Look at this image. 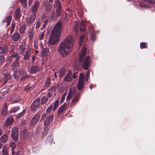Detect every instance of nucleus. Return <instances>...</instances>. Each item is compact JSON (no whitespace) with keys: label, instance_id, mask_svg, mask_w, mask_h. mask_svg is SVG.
<instances>
[{"label":"nucleus","instance_id":"obj_1","mask_svg":"<svg viewBox=\"0 0 155 155\" xmlns=\"http://www.w3.org/2000/svg\"><path fill=\"white\" fill-rule=\"evenodd\" d=\"M74 44V40L71 35L67 37L59 44L58 52L63 57L68 56L71 51Z\"/></svg>","mask_w":155,"mask_h":155},{"label":"nucleus","instance_id":"obj_2","mask_svg":"<svg viewBox=\"0 0 155 155\" xmlns=\"http://www.w3.org/2000/svg\"><path fill=\"white\" fill-rule=\"evenodd\" d=\"M62 28V23L58 22L54 27L49 40V43L50 45H53L56 44L58 41Z\"/></svg>","mask_w":155,"mask_h":155},{"label":"nucleus","instance_id":"obj_3","mask_svg":"<svg viewBox=\"0 0 155 155\" xmlns=\"http://www.w3.org/2000/svg\"><path fill=\"white\" fill-rule=\"evenodd\" d=\"M78 24L79 22L78 21H76L74 25L73 30L75 31L76 33H77L78 32ZM85 22L84 21H81L80 30L78 31L80 33V34L79 41V45L80 46L82 45L83 39L84 38H85V37L84 36V32L85 28Z\"/></svg>","mask_w":155,"mask_h":155},{"label":"nucleus","instance_id":"obj_4","mask_svg":"<svg viewBox=\"0 0 155 155\" xmlns=\"http://www.w3.org/2000/svg\"><path fill=\"white\" fill-rule=\"evenodd\" d=\"M11 137L12 139L16 141L19 137L18 129L16 127H13L12 129Z\"/></svg>","mask_w":155,"mask_h":155},{"label":"nucleus","instance_id":"obj_5","mask_svg":"<svg viewBox=\"0 0 155 155\" xmlns=\"http://www.w3.org/2000/svg\"><path fill=\"white\" fill-rule=\"evenodd\" d=\"M84 79V76L81 73L79 75V80L77 86V88L79 90H81L83 87Z\"/></svg>","mask_w":155,"mask_h":155},{"label":"nucleus","instance_id":"obj_6","mask_svg":"<svg viewBox=\"0 0 155 155\" xmlns=\"http://www.w3.org/2000/svg\"><path fill=\"white\" fill-rule=\"evenodd\" d=\"M90 64V57L87 56L84 59L83 61L82 64L83 68L85 70H87L89 68Z\"/></svg>","mask_w":155,"mask_h":155},{"label":"nucleus","instance_id":"obj_7","mask_svg":"<svg viewBox=\"0 0 155 155\" xmlns=\"http://www.w3.org/2000/svg\"><path fill=\"white\" fill-rule=\"evenodd\" d=\"M11 78V75L9 74L6 73L2 77L1 80H0L1 84L2 85L5 84L7 81L8 80H9Z\"/></svg>","mask_w":155,"mask_h":155},{"label":"nucleus","instance_id":"obj_8","mask_svg":"<svg viewBox=\"0 0 155 155\" xmlns=\"http://www.w3.org/2000/svg\"><path fill=\"white\" fill-rule=\"evenodd\" d=\"M31 54V49L30 48H27L26 51L24 54L23 59L25 61L29 60Z\"/></svg>","mask_w":155,"mask_h":155},{"label":"nucleus","instance_id":"obj_9","mask_svg":"<svg viewBox=\"0 0 155 155\" xmlns=\"http://www.w3.org/2000/svg\"><path fill=\"white\" fill-rule=\"evenodd\" d=\"M40 99L39 98L36 99L35 100L31 105V108L32 110H35L37 109L40 103Z\"/></svg>","mask_w":155,"mask_h":155},{"label":"nucleus","instance_id":"obj_10","mask_svg":"<svg viewBox=\"0 0 155 155\" xmlns=\"http://www.w3.org/2000/svg\"><path fill=\"white\" fill-rule=\"evenodd\" d=\"M40 117V114H37L32 118L31 121V126H33L39 120Z\"/></svg>","mask_w":155,"mask_h":155},{"label":"nucleus","instance_id":"obj_11","mask_svg":"<svg viewBox=\"0 0 155 155\" xmlns=\"http://www.w3.org/2000/svg\"><path fill=\"white\" fill-rule=\"evenodd\" d=\"M86 53V47L83 46L81 51L80 54L79 55L78 62L81 63L83 59V58L85 56Z\"/></svg>","mask_w":155,"mask_h":155},{"label":"nucleus","instance_id":"obj_12","mask_svg":"<svg viewBox=\"0 0 155 155\" xmlns=\"http://www.w3.org/2000/svg\"><path fill=\"white\" fill-rule=\"evenodd\" d=\"M76 87H73L70 90L68 94L67 97V99H70L75 94Z\"/></svg>","mask_w":155,"mask_h":155},{"label":"nucleus","instance_id":"obj_13","mask_svg":"<svg viewBox=\"0 0 155 155\" xmlns=\"http://www.w3.org/2000/svg\"><path fill=\"white\" fill-rule=\"evenodd\" d=\"M39 5L40 3L38 1L35 2L32 8V14H36V12L38 9Z\"/></svg>","mask_w":155,"mask_h":155},{"label":"nucleus","instance_id":"obj_14","mask_svg":"<svg viewBox=\"0 0 155 155\" xmlns=\"http://www.w3.org/2000/svg\"><path fill=\"white\" fill-rule=\"evenodd\" d=\"M53 118V116L52 115H50L48 116L44 121V124L45 125H48L51 122Z\"/></svg>","mask_w":155,"mask_h":155},{"label":"nucleus","instance_id":"obj_15","mask_svg":"<svg viewBox=\"0 0 155 155\" xmlns=\"http://www.w3.org/2000/svg\"><path fill=\"white\" fill-rule=\"evenodd\" d=\"M52 1H46L44 3V5L45 9L48 11H49L51 8V5Z\"/></svg>","mask_w":155,"mask_h":155},{"label":"nucleus","instance_id":"obj_16","mask_svg":"<svg viewBox=\"0 0 155 155\" xmlns=\"http://www.w3.org/2000/svg\"><path fill=\"white\" fill-rule=\"evenodd\" d=\"M72 75L71 72H70L64 77L63 80L65 82H70L72 80Z\"/></svg>","mask_w":155,"mask_h":155},{"label":"nucleus","instance_id":"obj_17","mask_svg":"<svg viewBox=\"0 0 155 155\" xmlns=\"http://www.w3.org/2000/svg\"><path fill=\"white\" fill-rule=\"evenodd\" d=\"M94 28L92 26H91L89 28V31L91 33L90 38L91 40L94 41L95 39V35L93 32Z\"/></svg>","mask_w":155,"mask_h":155},{"label":"nucleus","instance_id":"obj_18","mask_svg":"<svg viewBox=\"0 0 155 155\" xmlns=\"http://www.w3.org/2000/svg\"><path fill=\"white\" fill-rule=\"evenodd\" d=\"M32 16L27 19V23L28 24H30L33 23L36 18V14L32 13Z\"/></svg>","mask_w":155,"mask_h":155},{"label":"nucleus","instance_id":"obj_19","mask_svg":"<svg viewBox=\"0 0 155 155\" xmlns=\"http://www.w3.org/2000/svg\"><path fill=\"white\" fill-rule=\"evenodd\" d=\"M66 108V105L65 104L62 105L58 109L57 113L58 115H61L65 111Z\"/></svg>","mask_w":155,"mask_h":155},{"label":"nucleus","instance_id":"obj_20","mask_svg":"<svg viewBox=\"0 0 155 155\" xmlns=\"http://www.w3.org/2000/svg\"><path fill=\"white\" fill-rule=\"evenodd\" d=\"M20 35L18 33H15L12 36L11 38L14 41L18 40L20 38Z\"/></svg>","mask_w":155,"mask_h":155},{"label":"nucleus","instance_id":"obj_21","mask_svg":"<svg viewBox=\"0 0 155 155\" xmlns=\"http://www.w3.org/2000/svg\"><path fill=\"white\" fill-rule=\"evenodd\" d=\"M13 121V119L12 116H9L5 120V125L8 126L11 124Z\"/></svg>","mask_w":155,"mask_h":155},{"label":"nucleus","instance_id":"obj_22","mask_svg":"<svg viewBox=\"0 0 155 155\" xmlns=\"http://www.w3.org/2000/svg\"><path fill=\"white\" fill-rule=\"evenodd\" d=\"M20 28H19L20 32L22 34L25 32L26 28V25L25 24H21L20 25Z\"/></svg>","mask_w":155,"mask_h":155},{"label":"nucleus","instance_id":"obj_23","mask_svg":"<svg viewBox=\"0 0 155 155\" xmlns=\"http://www.w3.org/2000/svg\"><path fill=\"white\" fill-rule=\"evenodd\" d=\"M7 106L6 103L4 105L2 111V114L4 116H5L7 114Z\"/></svg>","mask_w":155,"mask_h":155},{"label":"nucleus","instance_id":"obj_24","mask_svg":"<svg viewBox=\"0 0 155 155\" xmlns=\"http://www.w3.org/2000/svg\"><path fill=\"white\" fill-rule=\"evenodd\" d=\"M54 7L56 9H59L61 8V5L59 1H55Z\"/></svg>","mask_w":155,"mask_h":155},{"label":"nucleus","instance_id":"obj_25","mask_svg":"<svg viewBox=\"0 0 155 155\" xmlns=\"http://www.w3.org/2000/svg\"><path fill=\"white\" fill-rule=\"evenodd\" d=\"M15 17L17 19H19L20 17L21 16V14L20 13V8H18L15 12Z\"/></svg>","mask_w":155,"mask_h":155},{"label":"nucleus","instance_id":"obj_26","mask_svg":"<svg viewBox=\"0 0 155 155\" xmlns=\"http://www.w3.org/2000/svg\"><path fill=\"white\" fill-rule=\"evenodd\" d=\"M79 98V97L78 95L75 96L71 101V105H75L78 101Z\"/></svg>","mask_w":155,"mask_h":155},{"label":"nucleus","instance_id":"obj_27","mask_svg":"<svg viewBox=\"0 0 155 155\" xmlns=\"http://www.w3.org/2000/svg\"><path fill=\"white\" fill-rule=\"evenodd\" d=\"M7 46L5 45L1 47V49H0V53L1 54L6 53L7 51Z\"/></svg>","mask_w":155,"mask_h":155},{"label":"nucleus","instance_id":"obj_28","mask_svg":"<svg viewBox=\"0 0 155 155\" xmlns=\"http://www.w3.org/2000/svg\"><path fill=\"white\" fill-rule=\"evenodd\" d=\"M2 153V155H8V152L6 147L4 146L3 147Z\"/></svg>","mask_w":155,"mask_h":155},{"label":"nucleus","instance_id":"obj_29","mask_svg":"<svg viewBox=\"0 0 155 155\" xmlns=\"http://www.w3.org/2000/svg\"><path fill=\"white\" fill-rule=\"evenodd\" d=\"M39 69L36 66H34L31 69V72L32 73H35L38 71Z\"/></svg>","mask_w":155,"mask_h":155},{"label":"nucleus","instance_id":"obj_30","mask_svg":"<svg viewBox=\"0 0 155 155\" xmlns=\"http://www.w3.org/2000/svg\"><path fill=\"white\" fill-rule=\"evenodd\" d=\"M10 57L12 58H16V61H18L20 59L19 56L17 53L15 52H14L11 55Z\"/></svg>","mask_w":155,"mask_h":155},{"label":"nucleus","instance_id":"obj_31","mask_svg":"<svg viewBox=\"0 0 155 155\" xmlns=\"http://www.w3.org/2000/svg\"><path fill=\"white\" fill-rule=\"evenodd\" d=\"M8 138V136L6 135H3L1 137V141L2 143H5L7 140Z\"/></svg>","mask_w":155,"mask_h":155},{"label":"nucleus","instance_id":"obj_32","mask_svg":"<svg viewBox=\"0 0 155 155\" xmlns=\"http://www.w3.org/2000/svg\"><path fill=\"white\" fill-rule=\"evenodd\" d=\"M20 52L21 54H23L25 51V47L24 45H22L20 47Z\"/></svg>","mask_w":155,"mask_h":155},{"label":"nucleus","instance_id":"obj_33","mask_svg":"<svg viewBox=\"0 0 155 155\" xmlns=\"http://www.w3.org/2000/svg\"><path fill=\"white\" fill-rule=\"evenodd\" d=\"M51 84V79L49 77L47 78L45 83V87H48Z\"/></svg>","mask_w":155,"mask_h":155},{"label":"nucleus","instance_id":"obj_34","mask_svg":"<svg viewBox=\"0 0 155 155\" xmlns=\"http://www.w3.org/2000/svg\"><path fill=\"white\" fill-rule=\"evenodd\" d=\"M48 98L46 97H43L41 99V104H44L46 103L48 101Z\"/></svg>","mask_w":155,"mask_h":155},{"label":"nucleus","instance_id":"obj_35","mask_svg":"<svg viewBox=\"0 0 155 155\" xmlns=\"http://www.w3.org/2000/svg\"><path fill=\"white\" fill-rule=\"evenodd\" d=\"M65 68H62L59 71V75L60 77H62L65 74Z\"/></svg>","mask_w":155,"mask_h":155},{"label":"nucleus","instance_id":"obj_36","mask_svg":"<svg viewBox=\"0 0 155 155\" xmlns=\"http://www.w3.org/2000/svg\"><path fill=\"white\" fill-rule=\"evenodd\" d=\"M36 26H35V28L36 29H38L39 28L40 26V25H41L40 23V19H37L36 21Z\"/></svg>","mask_w":155,"mask_h":155},{"label":"nucleus","instance_id":"obj_37","mask_svg":"<svg viewBox=\"0 0 155 155\" xmlns=\"http://www.w3.org/2000/svg\"><path fill=\"white\" fill-rule=\"evenodd\" d=\"M12 19V16L11 15H8L6 19V22L7 23V25L8 26L10 22Z\"/></svg>","mask_w":155,"mask_h":155},{"label":"nucleus","instance_id":"obj_38","mask_svg":"<svg viewBox=\"0 0 155 155\" xmlns=\"http://www.w3.org/2000/svg\"><path fill=\"white\" fill-rule=\"evenodd\" d=\"M32 84H29L25 88V91L27 92L32 86Z\"/></svg>","mask_w":155,"mask_h":155},{"label":"nucleus","instance_id":"obj_39","mask_svg":"<svg viewBox=\"0 0 155 155\" xmlns=\"http://www.w3.org/2000/svg\"><path fill=\"white\" fill-rule=\"evenodd\" d=\"M53 105H51L46 110V113L47 114H49L50 112L51 111L52 109L53 108Z\"/></svg>","mask_w":155,"mask_h":155},{"label":"nucleus","instance_id":"obj_40","mask_svg":"<svg viewBox=\"0 0 155 155\" xmlns=\"http://www.w3.org/2000/svg\"><path fill=\"white\" fill-rule=\"evenodd\" d=\"M19 2H20V3L21 5L22 6L24 7L25 8L27 5V1H19Z\"/></svg>","mask_w":155,"mask_h":155},{"label":"nucleus","instance_id":"obj_41","mask_svg":"<svg viewBox=\"0 0 155 155\" xmlns=\"http://www.w3.org/2000/svg\"><path fill=\"white\" fill-rule=\"evenodd\" d=\"M25 110H23L22 112L18 114L17 116V118H20L25 113Z\"/></svg>","mask_w":155,"mask_h":155},{"label":"nucleus","instance_id":"obj_42","mask_svg":"<svg viewBox=\"0 0 155 155\" xmlns=\"http://www.w3.org/2000/svg\"><path fill=\"white\" fill-rule=\"evenodd\" d=\"M19 109L18 107H14L11 109L10 110L11 112H15L18 110Z\"/></svg>","mask_w":155,"mask_h":155},{"label":"nucleus","instance_id":"obj_43","mask_svg":"<svg viewBox=\"0 0 155 155\" xmlns=\"http://www.w3.org/2000/svg\"><path fill=\"white\" fill-rule=\"evenodd\" d=\"M59 105V101H56L54 102V107L53 109V110H54Z\"/></svg>","mask_w":155,"mask_h":155},{"label":"nucleus","instance_id":"obj_44","mask_svg":"<svg viewBox=\"0 0 155 155\" xmlns=\"http://www.w3.org/2000/svg\"><path fill=\"white\" fill-rule=\"evenodd\" d=\"M5 62V58L3 56L0 55V63L3 64Z\"/></svg>","mask_w":155,"mask_h":155},{"label":"nucleus","instance_id":"obj_45","mask_svg":"<svg viewBox=\"0 0 155 155\" xmlns=\"http://www.w3.org/2000/svg\"><path fill=\"white\" fill-rule=\"evenodd\" d=\"M61 9H56V16L57 17L59 16L61 14Z\"/></svg>","mask_w":155,"mask_h":155},{"label":"nucleus","instance_id":"obj_46","mask_svg":"<svg viewBox=\"0 0 155 155\" xmlns=\"http://www.w3.org/2000/svg\"><path fill=\"white\" fill-rule=\"evenodd\" d=\"M66 14L67 18L68 17V16H71V10L69 9H68L66 12Z\"/></svg>","mask_w":155,"mask_h":155},{"label":"nucleus","instance_id":"obj_47","mask_svg":"<svg viewBox=\"0 0 155 155\" xmlns=\"http://www.w3.org/2000/svg\"><path fill=\"white\" fill-rule=\"evenodd\" d=\"M90 71H88L86 74V81H87L90 78Z\"/></svg>","mask_w":155,"mask_h":155},{"label":"nucleus","instance_id":"obj_48","mask_svg":"<svg viewBox=\"0 0 155 155\" xmlns=\"http://www.w3.org/2000/svg\"><path fill=\"white\" fill-rule=\"evenodd\" d=\"M44 33L43 32H42L39 35V38L40 40H42L44 39Z\"/></svg>","mask_w":155,"mask_h":155},{"label":"nucleus","instance_id":"obj_49","mask_svg":"<svg viewBox=\"0 0 155 155\" xmlns=\"http://www.w3.org/2000/svg\"><path fill=\"white\" fill-rule=\"evenodd\" d=\"M47 142H49V143H51L53 141V139L50 136L48 137L47 139Z\"/></svg>","mask_w":155,"mask_h":155},{"label":"nucleus","instance_id":"obj_50","mask_svg":"<svg viewBox=\"0 0 155 155\" xmlns=\"http://www.w3.org/2000/svg\"><path fill=\"white\" fill-rule=\"evenodd\" d=\"M20 97H18L17 99L15 100H14L12 101H11V104H13L19 101V100H20Z\"/></svg>","mask_w":155,"mask_h":155},{"label":"nucleus","instance_id":"obj_51","mask_svg":"<svg viewBox=\"0 0 155 155\" xmlns=\"http://www.w3.org/2000/svg\"><path fill=\"white\" fill-rule=\"evenodd\" d=\"M48 50L46 48H43L42 50V53L43 55H45L47 54Z\"/></svg>","mask_w":155,"mask_h":155},{"label":"nucleus","instance_id":"obj_52","mask_svg":"<svg viewBox=\"0 0 155 155\" xmlns=\"http://www.w3.org/2000/svg\"><path fill=\"white\" fill-rule=\"evenodd\" d=\"M146 43H141L140 44V47L141 48H145L146 47Z\"/></svg>","mask_w":155,"mask_h":155},{"label":"nucleus","instance_id":"obj_53","mask_svg":"<svg viewBox=\"0 0 155 155\" xmlns=\"http://www.w3.org/2000/svg\"><path fill=\"white\" fill-rule=\"evenodd\" d=\"M9 145L10 147H12L13 148H14L16 146L15 143L13 142H11L9 144Z\"/></svg>","mask_w":155,"mask_h":155},{"label":"nucleus","instance_id":"obj_54","mask_svg":"<svg viewBox=\"0 0 155 155\" xmlns=\"http://www.w3.org/2000/svg\"><path fill=\"white\" fill-rule=\"evenodd\" d=\"M145 2L150 4H153L155 2L154 1H145Z\"/></svg>","mask_w":155,"mask_h":155},{"label":"nucleus","instance_id":"obj_55","mask_svg":"<svg viewBox=\"0 0 155 155\" xmlns=\"http://www.w3.org/2000/svg\"><path fill=\"white\" fill-rule=\"evenodd\" d=\"M48 127H45L44 130L43 134H46L47 132V131L48 130Z\"/></svg>","mask_w":155,"mask_h":155},{"label":"nucleus","instance_id":"obj_56","mask_svg":"<svg viewBox=\"0 0 155 155\" xmlns=\"http://www.w3.org/2000/svg\"><path fill=\"white\" fill-rule=\"evenodd\" d=\"M67 93L66 92L64 93L62 95L61 99V101L63 100L65 98V97Z\"/></svg>","mask_w":155,"mask_h":155},{"label":"nucleus","instance_id":"obj_57","mask_svg":"<svg viewBox=\"0 0 155 155\" xmlns=\"http://www.w3.org/2000/svg\"><path fill=\"white\" fill-rule=\"evenodd\" d=\"M18 65V62L15 61L13 63V64L12 65V67L14 68V67H17Z\"/></svg>","mask_w":155,"mask_h":155},{"label":"nucleus","instance_id":"obj_58","mask_svg":"<svg viewBox=\"0 0 155 155\" xmlns=\"http://www.w3.org/2000/svg\"><path fill=\"white\" fill-rule=\"evenodd\" d=\"M13 75L15 79H16L17 78L18 76V74L17 72H14Z\"/></svg>","mask_w":155,"mask_h":155},{"label":"nucleus","instance_id":"obj_59","mask_svg":"<svg viewBox=\"0 0 155 155\" xmlns=\"http://www.w3.org/2000/svg\"><path fill=\"white\" fill-rule=\"evenodd\" d=\"M46 114H43L41 119V120H43L45 119V118L46 117Z\"/></svg>","mask_w":155,"mask_h":155},{"label":"nucleus","instance_id":"obj_60","mask_svg":"<svg viewBox=\"0 0 155 155\" xmlns=\"http://www.w3.org/2000/svg\"><path fill=\"white\" fill-rule=\"evenodd\" d=\"M78 75V74L75 72H74L73 75H72V76L73 77V78H74V79H75L76 77H77V76Z\"/></svg>","mask_w":155,"mask_h":155},{"label":"nucleus","instance_id":"obj_61","mask_svg":"<svg viewBox=\"0 0 155 155\" xmlns=\"http://www.w3.org/2000/svg\"><path fill=\"white\" fill-rule=\"evenodd\" d=\"M47 15L45 13L43 14L41 16V18L43 19H45L46 18Z\"/></svg>","mask_w":155,"mask_h":155},{"label":"nucleus","instance_id":"obj_62","mask_svg":"<svg viewBox=\"0 0 155 155\" xmlns=\"http://www.w3.org/2000/svg\"><path fill=\"white\" fill-rule=\"evenodd\" d=\"M28 76H23L22 77V78H21V80L22 81V80H24L26 78H28Z\"/></svg>","mask_w":155,"mask_h":155},{"label":"nucleus","instance_id":"obj_63","mask_svg":"<svg viewBox=\"0 0 155 155\" xmlns=\"http://www.w3.org/2000/svg\"><path fill=\"white\" fill-rule=\"evenodd\" d=\"M14 97V95H12L10 96V98H9V101H10V103H11V101H12L13 99V97Z\"/></svg>","mask_w":155,"mask_h":155},{"label":"nucleus","instance_id":"obj_64","mask_svg":"<svg viewBox=\"0 0 155 155\" xmlns=\"http://www.w3.org/2000/svg\"><path fill=\"white\" fill-rule=\"evenodd\" d=\"M19 73L20 75H23L24 74V71L22 70H19Z\"/></svg>","mask_w":155,"mask_h":155}]
</instances>
